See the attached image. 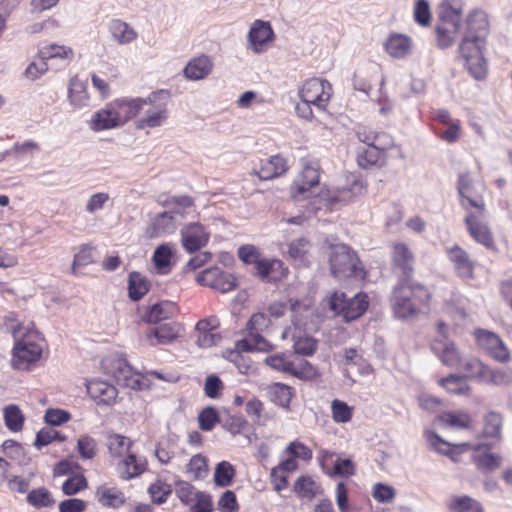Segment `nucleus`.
Wrapping results in <instances>:
<instances>
[{"label": "nucleus", "mask_w": 512, "mask_h": 512, "mask_svg": "<svg viewBox=\"0 0 512 512\" xmlns=\"http://www.w3.org/2000/svg\"><path fill=\"white\" fill-rule=\"evenodd\" d=\"M488 35L487 16L482 11H474L467 18V29L459 45V52L465 60L469 74L482 80L487 74L486 61L482 54Z\"/></svg>", "instance_id": "f257e3e1"}, {"label": "nucleus", "mask_w": 512, "mask_h": 512, "mask_svg": "<svg viewBox=\"0 0 512 512\" xmlns=\"http://www.w3.org/2000/svg\"><path fill=\"white\" fill-rule=\"evenodd\" d=\"M270 323V318L265 313H254L246 325V336L236 342V351L230 352V360L236 362L241 357L240 352L270 351L273 346L261 335Z\"/></svg>", "instance_id": "f03ea898"}, {"label": "nucleus", "mask_w": 512, "mask_h": 512, "mask_svg": "<svg viewBox=\"0 0 512 512\" xmlns=\"http://www.w3.org/2000/svg\"><path fill=\"white\" fill-rule=\"evenodd\" d=\"M24 328L19 326L13 330L14 338L17 339L13 351L11 365L15 370L25 371L30 368V365L35 363L42 354V346L34 337L33 332L28 329L27 333L23 332Z\"/></svg>", "instance_id": "7ed1b4c3"}, {"label": "nucleus", "mask_w": 512, "mask_h": 512, "mask_svg": "<svg viewBox=\"0 0 512 512\" xmlns=\"http://www.w3.org/2000/svg\"><path fill=\"white\" fill-rule=\"evenodd\" d=\"M139 118L136 121L138 129L156 128L162 126L168 119V94L165 91L152 92L147 98H142Z\"/></svg>", "instance_id": "20e7f679"}, {"label": "nucleus", "mask_w": 512, "mask_h": 512, "mask_svg": "<svg viewBox=\"0 0 512 512\" xmlns=\"http://www.w3.org/2000/svg\"><path fill=\"white\" fill-rule=\"evenodd\" d=\"M329 261L335 278L363 277V268L356 253L345 244L332 247Z\"/></svg>", "instance_id": "39448f33"}, {"label": "nucleus", "mask_w": 512, "mask_h": 512, "mask_svg": "<svg viewBox=\"0 0 512 512\" xmlns=\"http://www.w3.org/2000/svg\"><path fill=\"white\" fill-rule=\"evenodd\" d=\"M329 308L337 315H341L345 322L353 321L368 308V296L364 293H358L351 298H347L343 292L333 293L328 300Z\"/></svg>", "instance_id": "423d86ee"}, {"label": "nucleus", "mask_w": 512, "mask_h": 512, "mask_svg": "<svg viewBox=\"0 0 512 512\" xmlns=\"http://www.w3.org/2000/svg\"><path fill=\"white\" fill-rule=\"evenodd\" d=\"M320 181V165L316 161L306 162L291 186V196L295 201L308 199L318 187Z\"/></svg>", "instance_id": "0eeeda50"}, {"label": "nucleus", "mask_w": 512, "mask_h": 512, "mask_svg": "<svg viewBox=\"0 0 512 512\" xmlns=\"http://www.w3.org/2000/svg\"><path fill=\"white\" fill-rule=\"evenodd\" d=\"M105 372L114 378L116 383L125 388L141 389V378L129 363L121 357L107 358L102 362Z\"/></svg>", "instance_id": "6e6552de"}, {"label": "nucleus", "mask_w": 512, "mask_h": 512, "mask_svg": "<svg viewBox=\"0 0 512 512\" xmlns=\"http://www.w3.org/2000/svg\"><path fill=\"white\" fill-rule=\"evenodd\" d=\"M299 96L302 101L323 109L332 96V85L325 79L314 77L303 83Z\"/></svg>", "instance_id": "1a4fd4ad"}, {"label": "nucleus", "mask_w": 512, "mask_h": 512, "mask_svg": "<svg viewBox=\"0 0 512 512\" xmlns=\"http://www.w3.org/2000/svg\"><path fill=\"white\" fill-rule=\"evenodd\" d=\"M457 190L461 198V206L467 210H478L479 214H484L485 203L481 192H478L474 180L469 172L459 174L457 181Z\"/></svg>", "instance_id": "9d476101"}, {"label": "nucleus", "mask_w": 512, "mask_h": 512, "mask_svg": "<svg viewBox=\"0 0 512 512\" xmlns=\"http://www.w3.org/2000/svg\"><path fill=\"white\" fill-rule=\"evenodd\" d=\"M437 328L439 336L432 342V350L444 365L454 368L461 367L462 361L460 354L457 351L454 343L447 338L446 324L444 322H439Z\"/></svg>", "instance_id": "9b49d317"}, {"label": "nucleus", "mask_w": 512, "mask_h": 512, "mask_svg": "<svg viewBox=\"0 0 512 512\" xmlns=\"http://www.w3.org/2000/svg\"><path fill=\"white\" fill-rule=\"evenodd\" d=\"M475 337L481 348L495 360L499 362H507L510 359V353L501 338L488 330L477 329Z\"/></svg>", "instance_id": "f8f14e48"}, {"label": "nucleus", "mask_w": 512, "mask_h": 512, "mask_svg": "<svg viewBox=\"0 0 512 512\" xmlns=\"http://www.w3.org/2000/svg\"><path fill=\"white\" fill-rule=\"evenodd\" d=\"M180 235L182 245L189 253L198 251L202 247L206 246L210 237V233L198 222L185 225L181 229Z\"/></svg>", "instance_id": "ddd939ff"}, {"label": "nucleus", "mask_w": 512, "mask_h": 512, "mask_svg": "<svg viewBox=\"0 0 512 512\" xmlns=\"http://www.w3.org/2000/svg\"><path fill=\"white\" fill-rule=\"evenodd\" d=\"M248 49L255 54L265 51V46L274 40V32L269 22L255 20L248 32Z\"/></svg>", "instance_id": "4468645a"}, {"label": "nucleus", "mask_w": 512, "mask_h": 512, "mask_svg": "<svg viewBox=\"0 0 512 512\" xmlns=\"http://www.w3.org/2000/svg\"><path fill=\"white\" fill-rule=\"evenodd\" d=\"M412 288L405 287V282H399L395 286L392 297V307L394 314L398 318H407L417 312L415 302L412 300Z\"/></svg>", "instance_id": "2eb2a0df"}, {"label": "nucleus", "mask_w": 512, "mask_h": 512, "mask_svg": "<svg viewBox=\"0 0 512 512\" xmlns=\"http://www.w3.org/2000/svg\"><path fill=\"white\" fill-rule=\"evenodd\" d=\"M414 257L407 245L397 243L393 246L392 267L400 278V282L409 279L413 272Z\"/></svg>", "instance_id": "dca6fc26"}, {"label": "nucleus", "mask_w": 512, "mask_h": 512, "mask_svg": "<svg viewBox=\"0 0 512 512\" xmlns=\"http://www.w3.org/2000/svg\"><path fill=\"white\" fill-rule=\"evenodd\" d=\"M220 326V321L216 316H209L197 322L195 330L197 332L196 344L200 348H209L217 345L222 337L214 332Z\"/></svg>", "instance_id": "f3484780"}, {"label": "nucleus", "mask_w": 512, "mask_h": 512, "mask_svg": "<svg viewBox=\"0 0 512 512\" xmlns=\"http://www.w3.org/2000/svg\"><path fill=\"white\" fill-rule=\"evenodd\" d=\"M183 213L179 210L165 211L158 214L153 220L148 233L150 237H158L173 233L181 223Z\"/></svg>", "instance_id": "a211bd4d"}, {"label": "nucleus", "mask_w": 512, "mask_h": 512, "mask_svg": "<svg viewBox=\"0 0 512 512\" xmlns=\"http://www.w3.org/2000/svg\"><path fill=\"white\" fill-rule=\"evenodd\" d=\"M482 216L483 214H479L478 210L468 211L465 223L470 236L479 244L490 248L493 245V238L488 226L480 220Z\"/></svg>", "instance_id": "6ab92c4d"}, {"label": "nucleus", "mask_w": 512, "mask_h": 512, "mask_svg": "<svg viewBox=\"0 0 512 512\" xmlns=\"http://www.w3.org/2000/svg\"><path fill=\"white\" fill-rule=\"evenodd\" d=\"M288 170L287 161L281 155H274L261 159L254 171L261 180H270L279 177Z\"/></svg>", "instance_id": "aec40b11"}, {"label": "nucleus", "mask_w": 512, "mask_h": 512, "mask_svg": "<svg viewBox=\"0 0 512 512\" xmlns=\"http://www.w3.org/2000/svg\"><path fill=\"white\" fill-rule=\"evenodd\" d=\"M87 392L97 405L107 406L112 405L118 395V391L113 385L99 379L88 382Z\"/></svg>", "instance_id": "412c9836"}, {"label": "nucleus", "mask_w": 512, "mask_h": 512, "mask_svg": "<svg viewBox=\"0 0 512 512\" xmlns=\"http://www.w3.org/2000/svg\"><path fill=\"white\" fill-rule=\"evenodd\" d=\"M462 12L461 0H443L438 7L439 24L459 29Z\"/></svg>", "instance_id": "4be33fe9"}, {"label": "nucleus", "mask_w": 512, "mask_h": 512, "mask_svg": "<svg viewBox=\"0 0 512 512\" xmlns=\"http://www.w3.org/2000/svg\"><path fill=\"white\" fill-rule=\"evenodd\" d=\"M424 437L432 449L436 450L440 454L448 456L454 462L458 461V453L455 452L456 449H458L459 452H463L470 448L468 443L451 444L441 438L437 433L429 430L424 432Z\"/></svg>", "instance_id": "5701e85b"}, {"label": "nucleus", "mask_w": 512, "mask_h": 512, "mask_svg": "<svg viewBox=\"0 0 512 512\" xmlns=\"http://www.w3.org/2000/svg\"><path fill=\"white\" fill-rule=\"evenodd\" d=\"M143 103L142 98H134L119 99L110 104L115 112L119 125L122 126L127 121L140 114Z\"/></svg>", "instance_id": "b1692460"}, {"label": "nucleus", "mask_w": 512, "mask_h": 512, "mask_svg": "<svg viewBox=\"0 0 512 512\" xmlns=\"http://www.w3.org/2000/svg\"><path fill=\"white\" fill-rule=\"evenodd\" d=\"M180 330V326L175 322L164 323L151 329L147 339L152 346L166 345L178 337Z\"/></svg>", "instance_id": "393cba45"}, {"label": "nucleus", "mask_w": 512, "mask_h": 512, "mask_svg": "<svg viewBox=\"0 0 512 512\" xmlns=\"http://www.w3.org/2000/svg\"><path fill=\"white\" fill-rule=\"evenodd\" d=\"M447 254L450 261L454 264L455 270L460 277H472L474 265L465 250L455 245L452 248L447 249Z\"/></svg>", "instance_id": "a878e982"}, {"label": "nucleus", "mask_w": 512, "mask_h": 512, "mask_svg": "<svg viewBox=\"0 0 512 512\" xmlns=\"http://www.w3.org/2000/svg\"><path fill=\"white\" fill-rule=\"evenodd\" d=\"M213 63L206 55L191 59L184 68V75L190 80H201L206 78L212 71Z\"/></svg>", "instance_id": "bb28decb"}, {"label": "nucleus", "mask_w": 512, "mask_h": 512, "mask_svg": "<svg viewBox=\"0 0 512 512\" xmlns=\"http://www.w3.org/2000/svg\"><path fill=\"white\" fill-rule=\"evenodd\" d=\"M411 48L412 41L404 34H391L385 43L386 52L395 59L407 57L411 52Z\"/></svg>", "instance_id": "cd10ccee"}, {"label": "nucleus", "mask_w": 512, "mask_h": 512, "mask_svg": "<svg viewBox=\"0 0 512 512\" xmlns=\"http://www.w3.org/2000/svg\"><path fill=\"white\" fill-rule=\"evenodd\" d=\"M68 100L71 106L80 109L89 105V95L87 93V83L74 76L70 79L68 85Z\"/></svg>", "instance_id": "c85d7f7f"}, {"label": "nucleus", "mask_w": 512, "mask_h": 512, "mask_svg": "<svg viewBox=\"0 0 512 512\" xmlns=\"http://www.w3.org/2000/svg\"><path fill=\"white\" fill-rule=\"evenodd\" d=\"M39 57L42 60L50 61V60H60L63 62V65H68L74 57V52L71 47L58 45V44H49L43 46L38 53Z\"/></svg>", "instance_id": "c756f323"}, {"label": "nucleus", "mask_w": 512, "mask_h": 512, "mask_svg": "<svg viewBox=\"0 0 512 512\" xmlns=\"http://www.w3.org/2000/svg\"><path fill=\"white\" fill-rule=\"evenodd\" d=\"M256 276L263 281H275L283 274V263L277 259H260L255 265Z\"/></svg>", "instance_id": "7c9ffc66"}, {"label": "nucleus", "mask_w": 512, "mask_h": 512, "mask_svg": "<svg viewBox=\"0 0 512 512\" xmlns=\"http://www.w3.org/2000/svg\"><path fill=\"white\" fill-rule=\"evenodd\" d=\"M119 126L120 125L111 104H108L105 108L97 111L91 120V129L94 131L107 130Z\"/></svg>", "instance_id": "2f4dec72"}, {"label": "nucleus", "mask_w": 512, "mask_h": 512, "mask_svg": "<svg viewBox=\"0 0 512 512\" xmlns=\"http://www.w3.org/2000/svg\"><path fill=\"white\" fill-rule=\"evenodd\" d=\"M174 253L172 246L167 243L161 244L155 249L152 259L159 274L165 275L170 272Z\"/></svg>", "instance_id": "473e14b6"}, {"label": "nucleus", "mask_w": 512, "mask_h": 512, "mask_svg": "<svg viewBox=\"0 0 512 512\" xmlns=\"http://www.w3.org/2000/svg\"><path fill=\"white\" fill-rule=\"evenodd\" d=\"M177 314V306L174 302L162 301L154 304L145 316L148 323L156 324L162 320L172 318Z\"/></svg>", "instance_id": "72a5a7b5"}, {"label": "nucleus", "mask_w": 512, "mask_h": 512, "mask_svg": "<svg viewBox=\"0 0 512 512\" xmlns=\"http://www.w3.org/2000/svg\"><path fill=\"white\" fill-rule=\"evenodd\" d=\"M442 427L453 429H468L471 427L472 419L465 412H444L437 417Z\"/></svg>", "instance_id": "f704fd0d"}, {"label": "nucleus", "mask_w": 512, "mask_h": 512, "mask_svg": "<svg viewBox=\"0 0 512 512\" xmlns=\"http://www.w3.org/2000/svg\"><path fill=\"white\" fill-rule=\"evenodd\" d=\"M99 503L105 507L118 508L125 503V496L116 487L102 486L96 492Z\"/></svg>", "instance_id": "c9c22d12"}, {"label": "nucleus", "mask_w": 512, "mask_h": 512, "mask_svg": "<svg viewBox=\"0 0 512 512\" xmlns=\"http://www.w3.org/2000/svg\"><path fill=\"white\" fill-rule=\"evenodd\" d=\"M109 30L114 38L121 45L129 44L137 37L135 30L126 22L119 19H114L109 25Z\"/></svg>", "instance_id": "e433bc0d"}, {"label": "nucleus", "mask_w": 512, "mask_h": 512, "mask_svg": "<svg viewBox=\"0 0 512 512\" xmlns=\"http://www.w3.org/2000/svg\"><path fill=\"white\" fill-rule=\"evenodd\" d=\"M149 290V282L138 272L129 275L128 293L133 301L140 300Z\"/></svg>", "instance_id": "4c0bfd02"}, {"label": "nucleus", "mask_w": 512, "mask_h": 512, "mask_svg": "<svg viewBox=\"0 0 512 512\" xmlns=\"http://www.w3.org/2000/svg\"><path fill=\"white\" fill-rule=\"evenodd\" d=\"M310 248V241L301 237L289 243L288 255L295 262L305 265L307 263V254Z\"/></svg>", "instance_id": "58836bf2"}, {"label": "nucleus", "mask_w": 512, "mask_h": 512, "mask_svg": "<svg viewBox=\"0 0 512 512\" xmlns=\"http://www.w3.org/2000/svg\"><path fill=\"white\" fill-rule=\"evenodd\" d=\"M3 416L6 427L13 432H19L23 428L24 415L15 404H10L4 407Z\"/></svg>", "instance_id": "ea45409f"}, {"label": "nucleus", "mask_w": 512, "mask_h": 512, "mask_svg": "<svg viewBox=\"0 0 512 512\" xmlns=\"http://www.w3.org/2000/svg\"><path fill=\"white\" fill-rule=\"evenodd\" d=\"M144 471V465L138 462L136 456L129 454L118 464V473L122 479H131Z\"/></svg>", "instance_id": "a19ab883"}, {"label": "nucleus", "mask_w": 512, "mask_h": 512, "mask_svg": "<svg viewBox=\"0 0 512 512\" xmlns=\"http://www.w3.org/2000/svg\"><path fill=\"white\" fill-rule=\"evenodd\" d=\"M27 502L35 508H47L55 504L52 494L45 487L31 490L27 495Z\"/></svg>", "instance_id": "79ce46f5"}, {"label": "nucleus", "mask_w": 512, "mask_h": 512, "mask_svg": "<svg viewBox=\"0 0 512 512\" xmlns=\"http://www.w3.org/2000/svg\"><path fill=\"white\" fill-rule=\"evenodd\" d=\"M294 491L303 498L312 499L320 493V486L311 477L301 476L294 484Z\"/></svg>", "instance_id": "37998d69"}, {"label": "nucleus", "mask_w": 512, "mask_h": 512, "mask_svg": "<svg viewBox=\"0 0 512 512\" xmlns=\"http://www.w3.org/2000/svg\"><path fill=\"white\" fill-rule=\"evenodd\" d=\"M270 396L271 400L283 407L288 408L292 399V391L291 388L282 383H274L270 386Z\"/></svg>", "instance_id": "c03bdc74"}, {"label": "nucleus", "mask_w": 512, "mask_h": 512, "mask_svg": "<svg viewBox=\"0 0 512 512\" xmlns=\"http://www.w3.org/2000/svg\"><path fill=\"white\" fill-rule=\"evenodd\" d=\"M234 475L235 469L233 465L228 461H221L215 468V484L220 487H227L231 484Z\"/></svg>", "instance_id": "a18cd8bd"}, {"label": "nucleus", "mask_w": 512, "mask_h": 512, "mask_svg": "<svg viewBox=\"0 0 512 512\" xmlns=\"http://www.w3.org/2000/svg\"><path fill=\"white\" fill-rule=\"evenodd\" d=\"M439 383L451 394L465 395L469 391V386L466 384L465 379L454 374L440 379Z\"/></svg>", "instance_id": "49530a36"}, {"label": "nucleus", "mask_w": 512, "mask_h": 512, "mask_svg": "<svg viewBox=\"0 0 512 512\" xmlns=\"http://www.w3.org/2000/svg\"><path fill=\"white\" fill-rule=\"evenodd\" d=\"M132 442L125 436L113 434L108 437L107 447L113 457H120L129 451Z\"/></svg>", "instance_id": "de8ad7c7"}, {"label": "nucleus", "mask_w": 512, "mask_h": 512, "mask_svg": "<svg viewBox=\"0 0 512 512\" xmlns=\"http://www.w3.org/2000/svg\"><path fill=\"white\" fill-rule=\"evenodd\" d=\"M474 463L481 471H493L502 464V457L494 453H482L473 457Z\"/></svg>", "instance_id": "09e8293b"}, {"label": "nucleus", "mask_w": 512, "mask_h": 512, "mask_svg": "<svg viewBox=\"0 0 512 512\" xmlns=\"http://www.w3.org/2000/svg\"><path fill=\"white\" fill-rule=\"evenodd\" d=\"M503 418L500 413L490 411L484 418L483 433L486 437H499Z\"/></svg>", "instance_id": "8fccbe9b"}, {"label": "nucleus", "mask_w": 512, "mask_h": 512, "mask_svg": "<svg viewBox=\"0 0 512 512\" xmlns=\"http://www.w3.org/2000/svg\"><path fill=\"white\" fill-rule=\"evenodd\" d=\"M187 473L195 480L205 478L208 474L206 458L201 454L194 455L187 464Z\"/></svg>", "instance_id": "3c124183"}, {"label": "nucleus", "mask_w": 512, "mask_h": 512, "mask_svg": "<svg viewBox=\"0 0 512 512\" xmlns=\"http://www.w3.org/2000/svg\"><path fill=\"white\" fill-rule=\"evenodd\" d=\"M201 491H198L192 484L184 480L175 482V493L179 500L184 504H190L195 501Z\"/></svg>", "instance_id": "603ef678"}, {"label": "nucleus", "mask_w": 512, "mask_h": 512, "mask_svg": "<svg viewBox=\"0 0 512 512\" xmlns=\"http://www.w3.org/2000/svg\"><path fill=\"white\" fill-rule=\"evenodd\" d=\"M458 31L459 29L438 24L436 28V39L438 47L441 49L450 47L453 44Z\"/></svg>", "instance_id": "864d4df0"}, {"label": "nucleus", "mask_w": 512, "mask_h": 512, "mask_svg": "<svg viewBox=\"0 0 512 512\" xmlns=\"http://www.w3.org/2000/svg\"><path fill=\"white\" fill-rule=\"evenodd\" d=\"M476 501L467 495L453 496L447 501L446 507L451 512H469L475 507Z\"/></svg>", "instance_id": "5fc2aeb1"}, {"label": "nucleus", "mask_w": 512, "mask_h": 512, "mask_svg": "<svg viewBox=\"0 0 512 512\" xmlns=\"http://www.w3.org/2000/svg\"><path fill=\"white\" fill-rule=\"evenodd\" d=\"M332 418L336 423H347L352 418V407L344 401L335 399L331 403Z\"/></svg>", "instance_id": "6e6d98bb"}, {"label": "nucleus", "mask_w": 512, "mask_h": 512, "mask_svg": "<svg viewBox=\"0 0 512 512\" xmlns=\"http://www.w3.org/2000/svg\"><path fill=\"white\" fill-rule=\"evenodd\" d=\"M217 422L219 414L214 407H206L198 415L199 428L203 431H211Z\"/></svg>", "instance_id": "4d7b16f0"}, {"label": "nucleus", "mask_w": 512, "mask_h": 512, "mask_svg": "<svg viewBox=\"0 0 512 512\" xmlns=\"http://www.w3.org/2000/svg\"><path fill=\"white\" fill-rule=\"evenodd\" d=\"M148 492L153 500V502L157 504H162L167 501L168 496L171 494L172 489L171 486L157 480L156 482L152 483L149 488Z\"/></svg>", "instance_id": "13d9d810"}, {"label": "nucleus", "mask_w": 512, "mask_h": 512, "mask_svg": "<svg viewBox=\"0 0 512 512\" xmlns=\"http://www.w3.org/2000/svg\"><path fill=\"white\" fill-rule=\"evenodd\" d=\"M382 156L383 154H381L373 145H371L367 146L365 149L358 153L357 162L361 167L367 168L369 166L376 165Z\"/></svg>", "instance_id": "bf43d9fd"}, {"label": "nucleus", "mask_w": 512, "mask_h": 512, "mask_svg": "<svg viewBox=\"0 0 512 512\" xmlns=\"http://www.w3.org/2000/svg\"><path fill=\"white\" fill-rule=\"evenodd\" d=\"M265 362L274 370L289 373L292 375H298L297 368L294 366V364L292 362L287 361L281 355L268 356Z\"/></svg>", "instance_id": "052dcab7"}, {"label": "nucleus", "mask_w": 512, "mask_h": 512, "mask_svg": "<svg viewBox=\"0 0 512 512\" xmlns=\"http://www.w3.org/2000/svg\"><path fill=\"white\" fill-rule=\"evenodd\" d=\"M77 450L83 459H92L97 452V443L89 435H82L77 442Z\"/></svg>", "instance_id": "680f3d73"}, {"label": "nucleus", "mask_w": 512, "mask_h": 512, "mask_svg": "<svg viewBox=\"0 0 512 512\" xmlns=\"http://www.w3.org/2000/svg\"><path fill=\"white\" fill-rule=\"evenodd\" d=\"M463 368L466 371V377L482 380H486V372H489V368L477 359L467 360L463 364Z\"/></svg>", "instance_id": "e2e57ef3"}, {"label": "nucleus", "mask_w": 512, "mask_h": 512, "mask_svg": "<svg viewBox=\"0 0 512 512\" xmlns=\"http://www.w3.org/2000/svg\"><path fill=\"white\" fill-rule=\"evenodd\" d=\"M58 439L60 441H64L65 437L61 436L54 428L47 427L41 429L37 435L34 442L35 447L40 449L43 446L50 444L53 440Z\"/></svg>", "instance_id": "0e129e2a"}, {"label": "nucleus", "mask_w": 512, "mask_h": 512, "mask_svg": "<svg viewBox=\"0 0 512 512\" xmlns=\"http://www.w3.org/2000/svg\"><path fill=\"white\" fill-rule=\"evenodd\" d=\"M110 201V196L106 192H98L92 194L86 203L85 210L93 214L101 209H103L106 204Z\"/></svg>", "instance_id": "69168bd1"}, {"label": "nucleus", "mask_w": 512, "mask_h": 512, "mask_svg": "<svg viewBox=\"0 0 512 512\" xmlns=\"http://www.w3.org/2000/svg\"><path fill=\"white\" fill-rule=\"evenodd\" d=\"M87 487V481L83 475L69 477L62 486V491L66 495H74Z\"/></svg>", "instance_id": "338daca9"}, {"label": "nucleus", "mask_w": 512, "mask_h": 512, "mask_svg": "<svg viewBox=\"0 0 512 512\" xmlns=\"http://www.w3.org/2000/svg\"><path fill=\"white\" fill-rule=\"evenodd\" d=\"M296 354L311 356L317 349V341L312 337H300L293 345Z\"/></svg>", "instance_id": "774afa93"}]
</instances>
